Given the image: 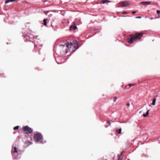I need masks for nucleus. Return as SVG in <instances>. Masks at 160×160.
Listing matches in <instances>:
<instances>
[{"mask_svg":"<svg viewBox=\"0 0 160 160\" xmlns=\"http://www.w3.org/2000/svg\"><path fill=\"white\" fill-rule=\"evenodd\" d=\"M130 104L129 103H128L127 104V105L128 106H130Z\"/></svg>","mask_w":160,"mask_h":160,"instance_id":"a878e982","label":"nucleus"},{"mask_svg":"<svg viewBox=\"0 0 160 160\" xmlns=\"http://www.w3.org/2000/svg\"><path fill=\"white\" fill-rule=\"evenodd\" d=\"M143 35L142 33H137L134 35H131L130 38L128 39L127 42L129 43H133L140 40Z\"/></svg>","mask_w":160,"mask_h":160,"instance_id":"f03ea898","label":"nucleus"},{"mask_svg":"<svg viewBox=\"0 0 160 160\" xmlns=\"http://www.w3.org/2000/svg\"><path fill=\"white\" fill-rule=\"evenodd\" d=\"M35 47L36 48H37L39 46H40V47H41L42 46V44H40V45H37L36 44H35Z\"/></svg>","mask_w":160,"mask_h":160,"instance_id":"ddd939ff","label":"nucleus"},{"mask_svg":"<svg viewBox=\"0 0 160 160\" xmlns=\"http://www.w3.org/2000/svg\"><path fill=\"white\" fill-rule=\"evenodd\" d=\"M40 142L42 143H44V142H42V141H41Z\"/></svg>","mask_w":160,"mask_h":160,"instance_id":"cd10ccee","label":"nucleus"},{"mask_svg":"<svg viewBox=\"0 0 160 160\" xmlns=\"http://www.w3.org/2000/svg\"><path fill=\"white\" fill-rule=\"evenodd\" d=\"M158 106L160 107V101L158 102Z\"/></svg>","mask_w":160,"mask_h":160,"instance_id":"5701e85b","label":"nucleus"},{"mask_svg":"<svg viewBox=\"0 0 160 160\" xmlns=\"http://www.w3.org/2000/svg\"><path fill=\"white\" fill-rule=\"evenodd\" d=\"M22 129L24 131H26V133L28 134L31 133L33 132L32 129L28 126L23 127Z\"/></svg>","mask_w":160,"mask_h":160,"instance_id":"20e7f679","label":"nucleus"},{"mask_svg":"<svg viewBox=\"0 0 160 160\" xmlns=\"http://www.w3.org/2000/svg\"><path fill=\"white\" fill-rule=\"evenodd\" d=\"M42 138V136L40 133L37 132V133L34 135V140L36 142H38Z\"/></svg>","mask_w":160,"mask_h":160,"instance_id":"7ed1b4c3","label":"nucleus"},{"mask_svg":"<svg viewBox=\"0 0 160 160\" xmlns=\"http://www.w3.org/2000/svg\"><path fill=\"white\" fill-rule=\"evenodd\" d=\"M12 152H17V148L16 147H14V149L12 150Z\"/></svg>","mask_w":160,"mask_h":160,"instance_id":"9d476101","label":"nucleus"},{"mask_svg":"<svg viewBox=\"0 0 160 160\" xmlns=\"http://www.w3.org/2000/svg\"><path fill=\"white\" fill-rule=\"evenodd\" d=\"M59 10H52L50 11L51 12H58L59 11Z\"/></svg>","mask_w":160,"mask_h":160,"instance_id":"f3484780","label":"nucleus"},{"mask_svg":"<svg viewBox=\"0 0 160 160\" xmlns=\"http://www.w3.org/2000/svg\"><path fill=\"white\" fill-rule=\"evenodd\" d=\"M155 97H158V95H156Z\"/></svg>","mask_w":160,"mask_h":160,"instance_id":"c85d7f7f","label":"nucleus"},{"mask_svg":"<svg viewBox=\"0 0 160 160\" xmlns=\"http://www.w3.org/2000/svg\"><path fill=\"white\" fill-rule=\"evenodd\" d=\"M47 19H45L43 20V22H44V25L45 26H46L47 25Z\"/></svg>","mask_w":160,"mask_h":160,"instance_id":"f8f14e48","label":"nucleus"},{"mask_svg":"<svg viewBox=\"0 0 160 160\" xmlns=\"http://www.w3.org/2000/svg\"><path fill=\"white\" fill-rule=\"evenodd\" d=\"M121 129H120L119 131L117 130H116V132L118 134H119L121 133Z\"/></svg>","mask_w":160,"mask_h":160,"instance_id":"dca6fc26","label":"nucleus"},{"mask_svg":"<svg viewBox=\"0 0 160 160\" xmlns=\"http://www.w3.org/2000/svg\"><path fill=\"white\" fill-rule=\"evenodd\" d=\"M117 98L116 97H114V98H113V101L114 102H115L116 101V100H117Z\"/></svg>","mask_w":160,"mask_h":160,"instance_id":"aec40b11","label":"nucleus"},{"mask_svg":"<svg viewBox=\"0 0 160 160\" xmlns=\"http://www.w3.org/2000/svg\"><path fill=\"white\" fill-rule=\"evenodd\" d=\"M77 28V26L75 25V22H73L72 25L70 27V29L71 30L73 29V30H75Z\"/></svg>","mask_w":160,"mask_h":160,"instance_id":"0eeeda50","label":"nucleus"},{"mask_svg":"<svg viewBox=\"0 0 160 160\" xmlns=\"http://www.w3.org/2000/svg\"><path fill=\"white\" fill-rule=\"evenodd\" d=\"M59 46L65 47L66 49L64 51L61 52L62 54H66L68 52L72 53L78 48V42L76 40H73V42H70L65 43L63 45L60 44Z\"/></svg>","mask_w":160,"mask_h":160,"instance_id":"f257e3e1","label":"nucleus"},{"mask_svg":"<svg viewBox=\"0 0 160 160\" xmlns=\"http://www.w3.org/2000/svg\"><path fill=\"white\" fill-rule=\"evenodd\" d=\"M122 13L123 14L125 15V14H128V13L127 11H124L122 12Z\"/></svg>","mask_w":160,"mask_h":160,"instance_id":"2eb2a0df","label":"nucleus"},{"mask_svg":"<svg viewBox=\"0 0 160 160\" xmlns=\"http://www.w3.org/2000/svg\"><path fill=\"white\" fill-rule=\"evenodd\" d=\"M128 5V1H124L122 2V6L126 7Z\"/></svg>","mask_w":160,"mask_h":160,"instance_id":"423d86ee","label":"nucleus"},{"mask_svg":"<svg viewBox=\"0 0 160 160\" xmlns=\"http://www.w3.org/2000/svg\"><path fill=\"white\" fill-rule=\"evenodd\" d=\"M9 2H10V1L9 0H6L5 1V3L6 4L7 3Z\"/></svg>","mask_w":160,"mask_h":160,"instance_id":"6ab92c4d","label":"nucleus"},{"mask_svg":"<svg viewBox=\"0 0 160 160\" xmlns=\"http://www.w3.org/2000/svg\"><path fill=\"white\" fill-rule=\"evenodd\" d=\"M149 18L151 20H152L153 19V18Z\"/></svg>","mask_w":160,"mask_h":160,"instance_id":"bb28decb","label":"nucleus"},{"mask_svg":"<svg viewBox=\"0 0 160 160\" xmlns=\"http://www.w3.org/2000/svg\"><path fill=\"white\" fill-rule=\"evenodd\" d=\"M156 98H154L152 100V105L154 106L155 105V103H156Z\"/></svg>","mask_w":160,"mask_h":160,"instance_id":"1a4fd4ad","label":"nucleus"},{"mask_svg":"<svg viewBox=\"0 0 160 160\" xmlns=\"http://www.w3.org/2000/svg\"><path fill=\"white\" fill-rule=\"evenodd\" d=\"M135 85V84H128V86L130 87H131L132 86H134Z\"/></svg>","mask_w":160,"mask_h":160,"instance_id":"a211bd4d","label":"nucleus"},{"mask_svg":"<svg viewBox=\"0 0 160 160\" xmlns=\"http://www.w3.org/2000/svg\"><path fill=\"white\" fill-rule=\"evenodd\" d=\"M151 3V2L150 1H146L142 2L140 3L141 4H142L143 5H149Z\"/></svg>","mask_w":160,"mask_h":160,"instance_id":"39448f33","label":"nucleus"},{"mask_svg":"<svg viewBox=\"0 0 160 160\" xmlns=\"http://www.w3.org/2000/svg\"><path fill=\"white\" fill-rule=\"evenodd\" d=\"M28 41H30V40H28Z\"/></svg>","mask_w":160,"mask_h":160,"instance_id":"7c9ffc66","label":"nucleus"},{"mask_svg":"<svg viewBox=\"0 0 160 160\" xmlns=\"http://www.w3.org/2000/svg\"><path fill=\"white\" fill-rule=\"evenodd\" d=\"M141 18V16H138V17H136V18Z\"/></svg>","mask_w":160,"mask_h":160,"instance_id":"4be33fe9","label":"nucleus"},{"mask_svg":"<svg viewBox=\"0 0 160 160\" xmlns=\"http://www.w3.org/2000/svg\"><path fill=\"white\" fill-rule=\"evenodd\" d=\"M157 12L158 14V15H159V14L160 13V11L159 10H157Z\"/></svg>","mask_w":160,"mask_h":160,"instance_id":"412c9836","label":"nucleus"},{"mask_svg":"<svg viewBox=\"0 0 160 160\" xmlns=\"http://www.w3.org/2000/svg\"><path fill=\"white\" fill-rule=\"evenodd\" d=\"M149 111H150V110H148L146 112V114H143V117H146L149 114Z\"/></svg>","mask_w":160,"mask_h":160,"instance_id":"6e6552de","label":"nucleus"},{"mask_svg":"<svg viewBox=\"0 0 160 160\" xmlns=\"http://www.w3.org/2000/svg\"><path fill=\"white\" fill-rule=\"evenodd\" d=\"M19 128V126H17L15 127L13 129H14V130H17Z\"/></svg>","mask_w":160,"mask_h":160,"instance_id":"4468645a","label":"nucleus"},{"mask_svg":"<svg viewBox=\"0 0 160 160\" xmlns=\"http://www.w3.org/2000/svg\"><path fill=\"white\" fill-rule=\"evenodd\" d=\"M107 160V159H105V160Z\"/></svg>","mask_w":160,"mask_h":160,"instance_id":"c756f323","label":"nucleus"},{"mask_svg":"<svg viewBox=\"0 0 160 160\" xmlns=\"http://www.w3.org/2000/svg\"><path fill=\"white\" fill-rule=\"evenodd\" d=\"M136 13V12L135 11H133L132 12V13L133 14H134Z\"/></svg>","mask_w":160,"mask_h":160,"instance_id":"393cba45","label":"nucleus"},{"mask_svg":"<svg viewBox=\"0 0 160 160\" xmlns=\"http://www.w3.org/2000/svg\"><path fill=\"white\" fill-rule=\"evenodd\" d=\"M107 122V123H108L109 124V125H110L111 124V122H110L109 121H108Z\"/></svg>","mask_w":160,"mask_h":160,"instance_id":"b1692460","label":"nucleus"},{"mask_svg":"<svg viewBox=\"0 0 160 160\" xmlns=\"http://www.w3.org/2000/svg\"><path fill=\"white\" fill-rule=\"evenodd\" d=\"M110 2V1L108 0H104L102 1V3H103V4L107 2Z\"/></svg>","mask_w":160,"mask_h":160,"instance_id":"9b49d317","label":"nucleus"}]
</instances>
